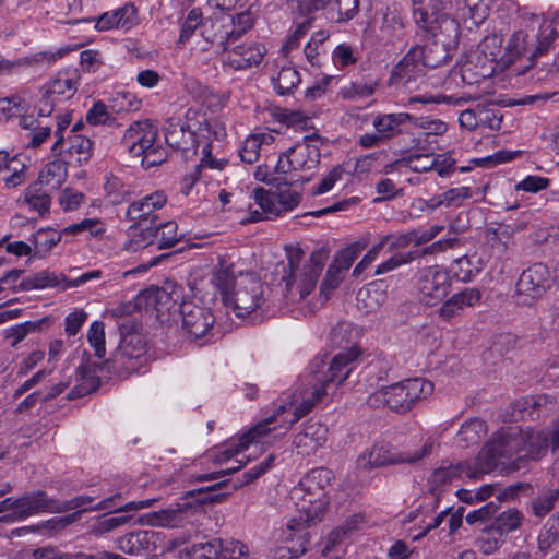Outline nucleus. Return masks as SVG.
<instances>
[{
    "label": "nucleus",
    "mask_w": 559,
    "mask_h": 559,
    "mask_svg": "<svg viewBox=\"0 0 559 559\" xmlns=\"http://www.w3.org/2000/svg\"><path fill=\"white\" fill-rule=\"evenodd\" d=\"M140 24L136 7L126 3L120 8L103 13L96 21L95 28L98 32L123 31L129 32Z\"/></svg>",
    "instance_id": "obj_20"
},
{
    "label": "nucleus",
    "mask_w": 559,
    "mask_h": 559,
    "mask_svg": "<svg viewBox=\"0 0 559 559\" xmlns=\"http://www.w3.org/2000/svg\"><path fill=\"white\" fill-rule=\"evenodd\" d=\"M107 197L110 199L111 203L119 204L128 200L130 195L129 188L122 182V180L109 174L106 176V181L104 185Z\"/></svg>",
    "instance_id": "obj_55"
},
{
    "label": "nucleus",
    "mask_w": 559,
    "mask_h": 559,
    "mask_svg": "<svg viewBox=\"0 0 559 559\" xmlns=\"http://www.w3.org/2000/svg\"><path fill=\"white\" fill-rule=\"evenodd\" d=\"M185 516L180 509H163L141 515L139 524L159 527H179L183 524Z\"/></svg>",
    "instance_id": "obj_34"
},
{
    "label": "nucleus",
    "mask_w": 559,
    "mask_h": 559,
    "mask_svg": "<svg viewBox=\"0 0 559 559\" xmlns=\"http://www.w3.org/2000/svg\"><path fill=\"white\" fill-rule=\"evenodd\" d=\"M436 445L432 437L427 438L417 449L402 451H391L384 444H374L358 457L357 464L365 469L397 464L414 465L430 456Z\"/></svg>",
    "instance_id": "obj_10"
},
{
    "label": "nucleus",
    "mask_w": 559,
    "mask_h": 559,
    "mask_svg": "<svg viewBox=\"0 0 559 559\" xmlns=\"http://www.w3.org/2000/svg\"><path fill=\"white\" fill-rule=\"evenodd\" d=\"M332 61L337 69H345L356 63L357 56L350 45L342 43L334 48Z\"/></svg>",
    "instance_id": "obj_62"
},
{
    "label": "nucleus",
    "mask_w": 559,
    "mask_h": 559,
    "mask_svg": "<svg viewBox=\"0 0 559 559\" xmlns=\"http://www.w3.org/2000/svg\"><path fill=\"white\" fill-rule=\"evenodd\" d=\"M286 255L287 265L282 275L285 284L284 300L287 305L296 306L302 314H312L317 311V305L309 297L317 287L325 255L314 252L302 263L304 251L296 247L287 248Z\"/></svg>",
    "instance_id": "obj_2"
},
{
    "label": "nucleus",
    "mask_w": 559,
    "mask_h": 559,
    "mask_svg": "<svg viewBox=\"0 0 559 559\" xmlns=\"http://www.w3.org/2000/svg\"><path fill=\"white\" fill-rule=\"evenodd\" d=\"M443 0H413V15L416 24L424 31L437 36L438 31L449 29L456 32L457 26L444 13Z\"/></svg>",
    "instance_id": "obj_12"
},
{
    "label": "nucleus",
    "mask_w": 559,
    "mask_h": 559,
    "mask_svg": "<svg viewBox=\"0 0 559 559\" xmlns=\"http://www.w3.org/2000/svg\"><path fill=\"white\" fill-rule=\"evenodd\" d=\"M79 79L74 69L59 71L45 86L39 115L49 116L56 103L70 99L78 91Z\"/></svg>",
    "instance_id": "obj_15"
},
{
    "label": "nucleus",
    "mask_w": 559,
    "mask_h": 559,
    "mask_svg": "<svg viewBox=\"0 0 559 559\" xmlns=\"http://www.w3.org/2000/svg\"><path fill=\"white\" fill-rule=\"evenodd\" d=\"M334 475L325 467L308 472L290 490L289 497L306 522L320 521L329 506L328 488Z\"/></svg>",
    "instance_id": "obj_6"
},
{
    "label": "nucleus",
    "mask_w": 559,
    "mask_h": 559,
    "mask_svg": "<svg viewBox=\"0 0 559 559\" xmlns=\"http://www.w3.org/2000/svg\"><path fill=\"white\" fill-rule=\"evenodd\" d=\"M219 547L218 538L192 544L180 551V559H216Z\"/></svg>",
    "instance_id": "obj_45"
},
{
    "label": "nucleus",
    "mask_w": 559,
    "mask_h": 559,
    "mask_svg": "<svg viewBox=\"0 0 559 559\" xmlns=\"http://www.w3.org/2000/svg\"><path fill=\"white\" fill-rule=\"evenodd\" d=\"M62 235H64L62 231H57L51 228L37 230L32 236L35 254L41 255L49 252L57 243L60 242Z\"/></svg>",
    "instance_id": "obj_50"
},
{
    "label": "nucleus",
    "mask_w": 559,
    "mask_h": 559,
    "mask_svg": "<svg viewBox=\"0 0 559 559\" xmlns=\"http://www.w3.org/2000/svg\"><path fill=\"white\" fill-rule=\"evenodd\" d=\"M275 135L270 131L257 132L248 135L239 150L240 159L247 164L258 162L262 153H269L274 144Z\"/></svg>",
    "instance_id": "obj_31"
},
{
    "label": "nucleus",
    "mask_w": 559,
    "mask_h": 559,
    "mask_svg": "<svg viewBox=\"0 0 559 559\" xmlns=\"http://www.w3.org/2000/svg\"><path fill=\"white\" fill-rule=\"evenodd\" d=\"M432 392V382L420 378L407 379L374 391L368 396L367 404L374 408L389 407L394 412L405 413Z\"/></svg>",
    "instance_id": "obj_8"
},
{
    "label": "nucleus",
    "mask_w": 559,
    "mask_h": 559,
    "mask_svg": "<svg viewBox=\"0 0 559 559\" xmlns=\"http://www.w3.org/2000/svg\"><path fill=\"white\" fill-rule=\"evenodd\" d=\"M167 203V194L163 190H156L131 202L126 211V218L130 222H154V212L163 209Z\"/></svg>",
    "instance_id": "obj_23"
},
{
    "label": "nucleus",
    "mask_w": 559,
    "mask_h": 559,
    "mask_svg": "<svg viewBox=\"0 0 559 559\" xmlns=\"http://www.w3.org/2000/svg\"><path fill=\"white\" fill-rule=\"evenodd\" d=\"M399 165L404 166L415 173H426L432 170L436 166L435 156L432 155H411L397 162Z\"/></svg>",
    "instance_id": "obj_61"
},
{
    "label": "nucleus",
    "mask_w": 559,
    "mask_h": 559,
    "mask_svg": "<svg viewBox=\"0 0 559 559\" xmlns=\"http://www.w3.org/2000/svg\"><path fill=\"white\" fill-rule=\"evenodd\" d=\"M24 203L31 211L38 213L39 216H45L49 213L51 197L49 189L41 186L40 182L31 183L23 193Z\"/></svg>",
    "instance_id": "obj_36"
},
{
    "label": "nucleus",
    "mask_w": 559,
    "mask_h": 559,
    "mask_svg": "<svg viewBox=\"0 0 559 559\" xmlns=\"http://www.w3.org/2000/svg\"><path fill=\"white\" fill-rule=\"evenodd\" d=\"M472 189L469 187L451 188L439 194L441 205L447 207H459L463 202L472 198Z\"/></svg>",
    "instance_id": "obj_60"
},
{
    "label": "nucleus",
    "mask_w": 559,
    "mask_h": 559,
    "mask_svg": "<svg viewBox=\"0 0 559 559\" xmlns=\"http://www.w3.org/2000/svg\"><path fill=\"white\" fill-rule=\"evenodd\" d=\"M450 288L451 278L444 267L432 265L419 271L417 289L424 304L428 306L437 305L450 293Z\"/></svg>",
    "instance_id": "obj_14"
},
{
    "label": "nucleus",
    "mask_w": 559,
    "mask_h": 559,
    "mask_svg": "<svg viewBox=\"0 0 559 559\" xmlns=\"http://www.w3.org/2000/svg\"><path fill=\"white\" fill-rule=\"evenodd\" d=\"M166 143L175 148L190 151L207 138L224 140L225 126L218 119H209L204 112L188 109L186 122L178 118H169L164 126Z\"/></svg>",
    "instance_id": "obj_5"
},
{
    "label": "nucleus",
    "mask_w": 559,
    "mask_h": 559,
    "mask_svg": "<svg viewBox=\"0 0 559 559\" xmlns=\"http://www.w3.org/2000/svg\"><path fill=\"white\" fill-rule=\"evenodd\" d=\"M157 128L148 121L132 123L121 139L122 147L133 157H141V164L148 169L163 164L167 150L157 142Z\"/></svg>",
    "instance_id": "obj_9"
},
{
    "label": "nucleus",
    "mask_w": 559,
    "mask_h": 559,
    "mask_svg": "<svg viewBox=\"0 0 559 559\" xmlns=\"http://www.w3.org/2000/svg\"><path fill=\"white\" fill-rule=\"evenodd\" d=\"M154 226L134 229L130 239L124 242L123 249L129 252H136L151 246L157 247Z\"/></svg>",
    "instance_id": "obj_49"
},
{
    "label": "nucleus",
    "mask_w": 559,
    "mask_h": 559,
    "mask_svg": "<svg viewBox=\"0 0 559 559\" xmlns=\"http://www.w3.org/2000/svg\"><path fill=\"white\" fill-rule=\"evenodd\" d=\"M366 247L367 241L361 239L350 243L335 254L321 284V294L326 295L328 290H332L340 285L345 273Z\"/></svg>",
    "instance_id": "obj_17"
},
{
    "label": "nucleus",
    "mask_w": 559,
    "mask_h": 559,
    "mask_svg": "<svg viewBox=\"0 0 559 559\" xmlns=\"http://www.w3.org/2000/svg\"><path fill=\"white\" fill-rule=\"evenodd\" d=\"M413 120L407 112L379 114L373 119L372 126L384 141H389L402 134L401 127Z\"/></svg>",
    "instance_id": "obj_32"
},
{
    "label": "nucleus",
    "mask_w": 559,
    "mask_h": 559,
    "mask_svg": "<svg viewBox=\"0 0 559 559\" xmlns=\"http://www.w3.org/2000/svg\"><path fill=\"white\" fill-rule=\"evenodd\" d=\"M523 438V436H520L518 438L515 437V439L511 438L509 440L506 439L504 442H499L497 435H495L478 454L473 465L466 462L457 464L443 462L432 472L428 480L429 491L433 498L438 500V492L462 475H466L469 478H477L479 475L490 473L495 469H500L501 472L510 471L508 465H510L511 450H502V448L503 445H510L512 448L523 442L525 440Z\"/></svg>",
    "instance_id": "obj_3"
},
{
    "label": "nucleus",
    "mask_w": 559,
    "mask_h": 559,
    "mask_svg": "<svg viewBox=\"0 0 559 559\" xmlns=\"http://www.w3.org/2000/svg\"><path fill=\"white\" fill-rule=\"evenodd\" d=\"M234 29L227 33V44H231L235 39L240 37L245 32L250 29L253 25V19L250 12H241L233 19Z\"/></svg>",
    "instance_id": "obj_63"
},
{
    "label": "nucleus",
    "mask_w": 559,
    "mask_h": 559,
    "mask_svg": "<svg viewBox=\"0 0 559 559\" xmlns=\"http://www.w3.org/2000/svg\"><path fill=\"white\" fill-rule=\"evenodd\" d=\"M203 21L202 11L199 8L191 9L180 21V34L177 45L183 46L201 26Z\"/></svg>",
    "instance_id": "obj_53"
},
{
    "label": "nucleus",
    "mask_w": 559,
    "mask_h": 559,
    "mask_svg": "<svg viewBox=\"0 0 559 559\" xmlns=\"http://www.w3.org/2000/svg\"><path fill=\"white\" fill-rule=\"evenodd\" d=\"M524 520V515L516 509H508L501 512L491 525L504 537L507 534L518 530Z\"/></svg>",
    "instance_id": "obj_52"
},
{
    "label": "nucleus",
    "mask_w": 559,
    "mask_h": 559,
    "mask_svg": "<svg viewBox=\"0 0 559 559\" xmlns=\"http://www.w3.org/2000/svg\"><path fill=\"white\" fill-rule=\"evenodd\" d=\"M423 52L424 68H438L449 60V51L445 44L433 40L425 46H420Z\"/></svg>",
    "instance_id": "obj_46"
},
{
    "label": "nucleus",
    "mask_w": 559,
    "mask_h": 559,
    "mask_svg": "<svg viewBox=\"0 0 559 559\" xmlns=\"http://www.w3.org/2000/svg\"><path fill=\"white\" fill-rule=\"evenodd\" d=\"M252 199L260 210L249 209V216L242 223H257L264 219H273L280 216L277 207L276 192L255 188L252 191Z\"/></svg>",
    "instance_id": "obj_27"
},
{
    "label": "nucleus",
    "mask_w": 559,
    "mask_h": 559,
    "mask_svg": "<svg viewBox=\"0 0 559 559\" xmlns=\"http://www.w3.org/2000/svg\"><path fill=\"white\" fill-rule=\"evenodd\" d=\"M231 44L227 40L223 43L225 56L224 67H229L234 71L249 69L259 66L266 52L264 46L258 43H243L230 48Z\"/></svg>",
    "instance_id": "obj_18"
},
{
    "label": "nucleus",
    "mask_w": 559,
    "mask_h": 559,
    "mask_svg": "<svg viewBox=\"0 0 559 559\" xmlns=\"http://www.w3.org/2000/svg\"><path fill=\"white\" fill-rule=\"evenodd\" d=\"M26 164L21 155L0 151V179L7 188H15L25 181Z\"/></svg>",
    "instance_id": "obj_29"
},
{
    "label": "nucleus",
    "mask_w": 559,
    "mask_h": 559,
    "mask_svg": "<svg viewBox=\"0 0 559 559\" xmlns=\"http://www.w3.org/2000/svg\"><path fill=\"white\" fill-rule=\"evenodd\" d=\"M549 271L543 263H535L524 270L516 283V292L531 298L539 297L548 287Z\"/></svg>",
    "instance_id": "obj_25"
},
{
    "label": "nucleus",
    "mask_w": 559,
    "mask_h": 559,
    "mask_svg": "<svg viewBox=\"0 0 559 559\" xmlns=\"http://www.w3.org/2000/svg\"><path fill=\"white\" fill-rule=\"evenodd\" d=\"M557 547H559V520H552L538 536V549L545 555Z\"/></svg>",
    "instance_id": "obj_56"
},
{
    "label": "nucleus",
    "mask_w": 559,
    "mask_h": 559,
    "mask_svg": "<svg viewBox=\"0 0 559 559\" xmlns=\"http://www.w3.org/2000/svg\"><path fill=\"white\" fill-rule=\"evenodd\" d=\"M102 272L99 270L84 272L75 278H68L63 273L44 270L23 278L20 283V288L22 290L46 288H59L61 290H66L72 287L82 286L90 281L98 280Z\"/></svg>",
    "instance_id": "obj_13"
},
{
    "label": "nucleus",
    "mask_w": 559,
    "mask_h": 559,
    "mask_svg": "<svg viewBox=\"0 0 559 559\" xmlns=\"http://www.w3.org/2000/svg\"><path fill=\"white\" fill-rule=\"evenodd\" d=\"M328 438V428L320 423H306L295 435L293 444L298 455L310 456L322 448Z\"/></svg>",
    "instance_id": "obj_22"
},
{
    "label": "nucleus",
    "mask_w": 559,
    "mask_h": 559,
    "mask_svg": "<svg viewBox=\"0 0 559 559\" xmlns=\"http://www.w3.org/2000/svg\"><path fill=\"white\" fill-rule=\"evenodd\" d=\"M107 231V225L99 218H84L81 222L70 224L62 229L64 235L87 234L94 238H102Z\"/></svg>",
    "instance_id": "obj_42"
},
{
    "label": "nucleus",
    "mask_w": 559,
    "mask_h": 559,
    "mask_svg": "<svg viewBox=\"0 0 559 559\" xmlns=\"http://www.w3.org/2000/svg\"><path fill=\"white\" fill-rule=\"evenodd\" d=\"M274 88L280 95L292 93L301 82L299 72L290 66L283 67L276 76L272 78Z\"/></svg>",
    "instance_id": "obj_48"
},
{
    "label": "nucleus",
    "mask_w": 559,
    "mask_h": 559,
    "mask_svg": "<svg viewBox=\"0 0 559 559\" xmlns=\"http://www.w3.org/2000/svg\"><path fill=\"white\" fill-rule=\"evenodd\" d=\"M153 531L138 530L129 532L117 539V548L129 556H141L155 544Z\"/></svg>",
    "instance_id": "obj_30"
},
{
    "label": "nucleus",
    "mask_w": 559,
    "mask_h": 559,
    "mask_svg": "<svg viewBox=\"0 0 559 559\" xmlns=\"http://www.w3.org/2000/svg\"><path fill=\"white\" fill-rule=\"evenodd\" d=\"M59 57L60 52L39 51L29 56L21 57L14 60L0 58V76H9L17 73L23 68L38 64H51Z\"/></svg>",
    "instance_id": "obj_28"
},
{
    "label": "nucleus",
    "mask_w": 559,
    "mask_h": 559,
    "mask_svg": "<svg viewBox=\"0 0 559 559\" xmlns=\"http://www.w3.org/2000/svg\"><path fill=\"white\" fill-rule=\"evenodd\" d=\"M527 38V34L523 31H518L510 37L506 47L510 59L520 58L528 51Z\"/></svg>",
    "instance_id": "obj_64"
},
{
    "label": "nucleus",
    "mask_w": 559,
    "mask_h": 559,
    "mask_svg": "<svg viewBox=\"0 0 559 559\" xmlns=\"http://www.w3.org/2000/svg\"><path fill=\"white\" fill-rule=\"evenodd\" d=\"M87 342L93 347L95 355L103 358L106 354L105 326L102 321H93L87 331Z\"/></svg>",
    "instance_id": "obj_58"
},
{
    "label": "nucleus",
    "mask_w": 559,
    "mask_h": 559,
    "mask_svg": "<svg viewBox=\"0 0 559 559\" xmlns=\"http://www.w3.org/2000/svg\"><path fill=\"white\" fill-rule=\"evenodd\" d=\"M359 10V0H333L325 11L331 22L345 23L356 16Z\"/></svg>",
    "instance_id": "obj_39"
},
{
    "label": "nucleus",
    "mask_w": 559,
    "mask_h": 559,
    "mask_svg": "<svg viewBox=\"0 0 559 559\" xmlns=\"http://www.w3.org/2000/svg\"><path fill=\"white\" fill-rule=\"evenodd\" d=\"M411 122L419 129L417 138L418 143L423 141L429 144L435 143L437 141L436 138L441 136L448 131V124L441 119H432L429 117L416 118L413 116Z\"/></svg>",
    "instance_id": "obj_38"
},
{
    "label": "nucleus",
    "mask_w": 559,
    "mask_h": 559,
    "mask_svg": "<svg viewBox=\"0 0 559 559\" xmlns=\"http://www.w3.org/2000/svg\"><path fill=\"white\" fill-rule=\"evenodd\" d=\"M223 140L216 141L213 136L207 138L205 141H201L195 150H201V159L197 168L201 171L202 168H210L222 170L227 164V160L224 157H218L219 150L222 148Z\"/></svg>",
    "instance_id": "obj_35"
},
{
    "label": "nucleus",
    "mask_w": 559,
    "mask_h": 559,
    "mask_svg": "<svg viewBox=\"0 0 559 559\" xmlns=\"http://www.w3.org/2000/svg\"><path fill=\"white\" fill-rule=\"evenodd\" d=\"M67 163V160L59 158L47 163L40 170L36 182H40L49 190L59 189L68 178Z\"/></svg>",
    "instance_id": "obj_37"
},
{
    "label": "nucleus",
    "mask_w": 559,
    "mask_h": 559,
    "mask_svg": "<svg viewBox=\"0 0 559 559\" xmlns=\"http://www.w3.org/2000/svg\"><path fill=\"white\" fill-rule=\"evenodd\" d=\"M154 229L158 249L171 248L181 239V235L178 234V225L174 221L158 224L154 226Z\"/></svg>",
    "instance_id": "obj_54"
},
{
    "label": "nucleus",
    "mask_w": 559,
    "mask_h": 559,
    "mask_svg": "<svg viewBox=\"0 0 559 559\" xmlns=\"http://www.w3.org/2000/svg\"><path fill=\"white\" fill-rule=\"evenodd\" d=\"M362 523V516L354 514L349 516L341 526L330 533L326 544L322 550L323 555H328L345 536L358 530Z\"/></svg>",
    "instance_id": "obj_47"
},
{
    "label": "nucleus",
    "mask_w": 559,
    "mask_h": 559,
    "mask_svg": "<svg viewBox=\"0 0 559 559\" xmlns=\"http://www.w3.org/2000/svg\"><path fill=\"white\" fill-rule=\"evenodd\" d=\"M487 433L486 424L474 418L463 424L456 435V441L462 447L478 443Z\"/></svg>",
    "instance_id": "obj_43"
},
{
    "label": "nucleus",
    "mask_w": 559,
    "mask_h": 559,
    "mask_svg": "<svg viewBox=\"0 0 559 559\" xmlns=\"http://www.w3.org/2000/svg\"><path fill=\"white\" fill-rule=\"evenodd\" d=\"M320 162V150L316 140L308 136L278 156L275 173L289 176L290 181L304 179Z\"/></svg>",
    "instance_id": "obj_11"
},
{
    "label": "nucleus",
    "mask_w": 559,
    "mask_h": 559,
    "mask_svg": "<svg viewBox=\"0 0 559 559\" xmlns=\"http://www.w3.org/2000/svg\"><path fill=\"white\" fill-rule=\"evenodd\" d=\"M16 518L25 519L38 513H57L58 504L56 498H50L43 490H37L14 500Z\"/></svg>",
    "instance_id": "obj_26"
},
{
    "label": "nucleus",
    "mask_w": 559,
    "mask_h": 559,
    "mask_svg": "<svg viewBox=\"0 0 559 559\" xmlns=\"http://www.w3.org/2000/svg\"><path fill=\"white\" fill-rule=\"evenodd\" d=\"M489 3L490 0H456L462 17L471 20L475 25L483 23L488 16Z\"/></svg>",
    "instance_id": "obj_40"
},
{
    "label": "nucleus",
    "mask_w": 559,
    "mask_h": 559,
    "mask_svg": "<svg viewBox=\"0 0 559 559\" xmlns=\"http://www.w3.org/2000/svg\"><path fill=\"white\" fill-rule=\"evenodd\" d=\"M212 283L219 290L224 305L237 317L246 318L264 310L267 288L255 274L240 272L236 275L231 267H221L214 273Z\"/></svg>",
    "instance_id": "obj_4"
},
{
    "label": "nucleus",
    "mask_w": 559,
    "mask_h": 559,
    "mask_svg": "<svg viewBox=\"0 0 559 559\" xmlns=\"http://www.w3.org/2000/svg\"><path fill=\"white\" fill-rule=\"evenodd\" d=\"M384 293L376 285H369L358 290L356 296L357 308L364 313L374 312L383 304Z\"/></svg>",
    "instance_id": "obj_41"
},
{
    "label": "nucleus",
    "mask_w": 559,
    "mask_h": 559,
    "mask_svg": "<svg viewBox=\"0 0 559 559\" xmlns=\"http://www.w3.org/2000/svg\"><path fill=\"white\" fill-rule=\"evenodd\" d=\"M359 353L355 348L338 353L330 362L328 373L316 372L310 377L307 386L296 390L289 401H282L275 405L273 414L259 421L247 432L242 433L237 443H230L212 454L217 464H223L234 456L245 452L251 445L260 447L261 451L271 447L277 439L274 430L282 427L288 430L296 421L306 416L328 392L331 383L342 384L349 376L353 364Z\"/></svg>",
    "instance_id": "obj_1"
},
{
    "label": "nucleus",
    "mask_w": 559,
    "mask_h": 559,
    "mask_svg": "<svg viewBox=\"0 0 559 559\" xmlns=\"http://www.w3.org/2000/svg\"><path fill=\"white\" fill-rule=\"evenodd\" d=\"M92 141L76 130H71L67 140H64L63 152L60 156L68 159H74L75 163L81 164L87 162L92 155Z\"/></svg>",
    "instance_id": "obj_33"
},
{
    "label": "nucleus",
    "mask_w": 559,
    "mask_h": 559,
    "mask_svg": "<svg viewBox=\"0 0 559 559\" xmlns=\"http://www.w3.org/2000/svg\"><path fill=\"white\" fill-rule=\"evenodd\" d=\"M557 38V29L552 20H543L539 25L537 45L533 50L531 58H537L546 53Z\"/></svg>",
    "instance_id": "obj_51"
},
{
    "label": "nucleus",
    "mask_w": 559,
    "mask_h": 559,
    "mask_svg": "<svg viewBox=\"0 0 559 559\" xmlns=\"http://www.w3.org/2000/svg\"><path fill=\"white\" fill-rule=\"evenodd\" d=\"M504 544V537L491 524L484 527L475 539L476 548L489 556L499 550Z\"/></svg>",
    "instance_id": "obj_44"
},
{
    "label": "nucleus",
    "mask_w": 559,
    "mask_h": 559,
    "mask_svg": "<svg viewBox=\"0 0 559 559\" xmlns=\"http://www.w3.org/2000/svg\"><path fill=\"white\" fill-rule=\"evenodd\" d=\"M483 297L480 289L466 287L453 294L438 309L439 317L444 321H451L464 312L465 308L476 307Z\"/></svg>",
    "instance_id": "obj_24"
},
{
    "label": "nucleus",
    "mask_w": 559,
    "mask_h": 559,
    "mask_svg": "<svg viewBox=\"0 0 559 559\" xmlns=\"http://www.w3.org/2000/svg\"><path fill=\"white\" fill-rule=\"evenodd\" d=\"M146 353V343L143 336L139 333H128L122 335L117 360L128 372H139L143 366L144 355Z\"/></svg>",
    "instance_id": "obj_21"
},
{
    "label": "nucleus",
    "mask_w": 559,
    "mask_h": 559,
    "mask_svg": "<svg viewBox=\"0 0 559 559\" xmlns=\"http://www.w3.org/2000/svg\"><path fill=\"white\" fill-rule=\"evenodd\" d=\"M420 46H414L393 68L390 83L396 86L411 87V84L425 75Z\"/></svg>",
    "instance_id": "obj_19"
},
{
    "label": "nucleus",
    "mask_w": 559,
    "mask_h": 559,
    "mask_svg": "<svg viewBox=\"0 0 559 559\" xmlns=\"http://www.w3.org/2000/svg\"><path fill=\"white\" fill-rule=\"evenodd\" d=\"M416 258L417 253L415 251L396 252L377 266L374 275H382L392 272L400 266L413 262Z\"/></svg>",
    "instance_id": "obj_57"
},
{
    "label": "nucleus",
    "mask_w": 559,
    "mask_h": 559,
    "mask_svg": "<svg viewBox=\"0 0 559 559\" xmlns=\"http://www.w3.org/2000/svg\"><path fill=\"white\" fill-rule=\"evenodd\" d=\"M219 545L216 559H247V546L239 540L219 539Z\"/></svg>",
    "instance_id": "obj_59"
},
{
    "label": "nucleus",
    "mask_w": 559,
    "mask_h": 559,
    "mask_svg": "<svg viewBox=\"0 0 559 559\" xmlns=\"http://www.w3.org/2000/svg\"><path fill=\"white\" fill-rule=\"evenodd\" d=\"M520 436L526 437L523 442L512 448L510 445H503L502 448V450H511L510 465H508L510 471L520 469L525 459H537L547 451L549 444L552 445L554 450L559 449V420L550 431L535 430L528 427L525 429L512 427L497 433L499 442H504L506 439H515Z\"/></svg>",
    "instance_id": "obj_7"
},
{
    "label": "nucleus",
    "mask_w": 559,
    "mask_h": 559,
    "mask_svg": "<svg viewBox=\"0 0 559 559\" xmlns=\"http://www.w3.org/2000/svg\"><path fill=\"white\" fill-rule=\"evenodd\" d=\"M180 311L181 328L191 340H202L212 335L215 318L210 308L185 301Z\"/></svg>",
    "instance_id": "obj_16"
}]
</instances>
